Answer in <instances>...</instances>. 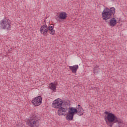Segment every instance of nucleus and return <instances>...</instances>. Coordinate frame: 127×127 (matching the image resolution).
Wrapping results in <instances>:
<instances>
[{
    "mask_svg": "<svg viewBox=\"0 0 127 127\" xmlns=\"http://www.w3.org/2000/svg\"><path fill=\"white\" fill-rule=\"evenodd\" d=\"M105 114L107 115V116L105 117V121L107 124V125H109L110 127H113V125L114 124H116V123H119V119L117 116H115V114L111 113H109V112L106 111Z\"/></svg>",
    "mask_w": 127,
    "mask_h": 127,
    "instance_id": "f257e3e1",
    "label": "nucleus"
},
{
    "mask_svg": "<svg viewBox=\"0 0 127 127\" xmlns=\"http://www.w3.org/2000/svg\"><path fill=\"white\" fill-rule=\"evenodd\" d=\"M115 12H116V9L114 7L111 8L110 9L106 8L104 9L102 13V17L106 22H108L107 20L110 19L112 17V15L115 14Z\"/></svg>",
    "mask_w": 127,
    "mask_h": 127,
    "instance_id": "f03ea898",
    "label": "nucleus"
},
{
    "mask_svg": "<svg viewBox=\"0 0 127 127\" xmlns=\"http://www.w3.org/2000/svg\"><path fill=\"white\" fill-rule=\"evenodd\" d=\"M26 124L30 127H37L39 125V121L37 118L33 116L27 120Z\"/></svg>",
    "mask_w": 127,
    "mask_h": 127,
    "instance_id": "7ed1b4c3",
    "label": "nucleus"
},
{
    "mask_svg": "<svg viewBox=\"0 0 127 127\" xmlns=\"http://www.w3.org/2000/svg\"><path fill=\"white\" fill-rule=\"evenodd\" d=\"M1 26L2 29L6 30H10V24H9V20L4 19L1 21Z\"/></svg>",
    "mask_w": 127,
    "mask_h": 127,
    "instance_id": "20e7f679",
    "label": "nucleus"
},
{
    "mask_svg": "<svg viewBox=\"0 0 127 127\" xmlns=\"http://www.w3.org/2000/svg\"><path fill=\"white\" fill-rule=\"evenodd\" d=\"M76 113V110H73V107H70L68 109V113L66 116V120L67 121H72L74 119V116Z\"/></svg>",
    "mask_w": 127,
    "mask_h": 127,
    "instance_id": "39448f33",
    "label": "nucleus"
},
{
    "mask_svg": "<svg viewBox=\"0 0 127 127\" xmlns=\"http://www.w3.org/2000/svg\"><path fill=\"white\" fill-rule=\"evenodd\" d=\"M32 103L34 106H35V107L40 106L42 104V97L39 96L34 98L32 101Z\"/></svg>",
    "mask_w": 127,
    "mask_h": 127,
    "instance_id": "423d86ee",
    "label": "nucleus"
},
{
    "mask_svg": "<svg viewBox=\"0 0 127 127\" xmlns=\"http://www.w3.org/2000/svg\"><path fill=\"white\" fill-rule=\"evenodd\" d=\"M63 101L60 99H58L55 100L52 104V107L55 109H59L62 107Z\"/></svg>",
    "mask_w": 127,
    "mask_h": 127,
    "instance_id": "0eeeda50",
    "label": "nucleus"
},
{
    "mask_svg": "<svg viewBox=\"0 0 127 127\" xmlns=\"http://www.w3.org/2000/svg\"><path fill=\"white\" fill-rule=\"evenodd\" d=\"M59 116H66L67 115V109L60 107L58 111Z\"/></svg>",
    "mask_w": 127,
    "mask_h": 127,
    "instance_id": "6e6552de",
    "label": "nucleus"
},
{
    "mask_svg": "<svg viewBox=\"0 0 127 127\" xmlns=\"http://www.w3.org/2000/svg\"><path fill=\"white\" fill-rule=\"evenodd\" d=\"M73 110H76V112L74 114H77L78 116H83L84 115V109L82 107H78L77 109L72 107Z\"/></svg>",
    "mask_w": 127,
    "mask_h": 127,
    "instance_id": "1a4fd4ad",
    "label": "nucleus"
},
{
    "mask_svg": "<svg viewBox=\"0 0 127 127\" xmlns=\"http://www.w3.org/2000/svg\"><path fill=\"white\" fill-rule=\"evenodd\" d=\"M40 32L44 35H46L48 32V27L47 25H43L40 28Z\"/></svg>",
    "mask_w": 127,
    "mask_h": 127,
    "instance_id": "9d476101",
    "label": "nucleus"
},
{
    "mask_svg": "<svg viewBox=\"0 0 127 127\" xmlns=\"http://www.w3.org/2000/svg\"><path fill=\"white\" fill-rule=\"evenodd\" d=\"M70 70H71L72 73H77V70L79 69V65L75 64L72 66H69Z\"/></svg>",
    "mask_w": 127,
    "mask_h": 127,
    "instance_id": "9b49d317",
    "label": "nucleus"
},
{
    "mask_svg": "<svg viewBox=\"0 0 127 127\" xmlns=\"http://www.w3.org/2000/svg\"><path fill=\"white\" fill-rule=\"evenodd\" d=\"M58 17L60 19H66V17H67V14L65 12H62L60 13Z\"/></svg>",
    "mask_w": 127,
    "mask_h": 127,
    "instance_id": "f8f14e48",
    "label": "nucleus"
},
{
    "mask_svg": "<svg viewBox=\"0 0 127 127\" xmlns=\"http://www.w3.org/2000/svg\"><path fill=\"white\" fill-rule=\"evenodd\" d=\"M117 24V20L115 18H112L110 19V26H116V25Z\"/></svg>",
    "mask_w": 127,
    "mask_h": 127,
    "instance_id": "ddd939ff",
    "label": "nucleus"
},
{
    "mask_svg": "<svg viewBox=\"0 0 127 127\" xmlns=\"http://www.w3.org/2000/svg\"><path fill=\"white\" fill-rule=\"evenodd\" d=\"M48 30H49V33L50 34H52V35H54L55 34V30H54V26H50L49 27H48Z\"/></svg>",
    "mask_w": 127,
    "mask_h": 127,
    "instance_id": "4468645a",
    "label": "nucleus"
},
{
    "mask_svg": "<svg viewBox=\"0 0 127 127\" xmlns=\"http://www.w3.org/2000/svg\"><path fill=\"white\" fill-rule=\"evenodd\" d=\"M50 85L51 90H53V91L56 90V84L55 83H51Z\"/></svg>",
    "mask_w": 127,
    "mask_h": 127,
    "instance_id": "2eb2a0df",
    "label": "nucleus"
},
{
    "mask_svg": "<svg viewBox=\"0 0 127 127\" xmlns=\"http://www.w3.org/2000/svg\"><path fill=\"white\" fill-rule=\"evenodd\" d=\"M100 72V68H99V66H97V67H95L94 69V74H97V73H99Z\"/></svg>",
    "mask_w": 127,
    "mask_h": 127,
    "instance_id": "dca6fc26",
    "label": "nucleus"
},
{
    "mask_svg": "<svg viewBox=\"0 0 127 127\" xmlns=\"http://www.w3.org/2000/svg\"><path fill=\"white\" fill-rule=\"evenodd\" d=\"M80 107H81V105H78V108H80Z\"/></svg>",
    "mask_w": 127,
    "mask_h": 127,
    "instance_id": "f3484780",
    "label": "nucleus"
}]
</instances>
